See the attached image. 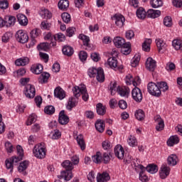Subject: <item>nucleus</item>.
I'll use <instances>...</instances> for the list:
<instances>
[{
    "label": "nucleus",
    "instance_id": "obj_1",
    "mask_svg": "<svg viewBox=\"0 0 182 182\" xmlns=\"http://www.w3.org/2000/svg\"><path fill=\"white\" fill-rule=\"evenodd\" d=\"M62 167L65 168L66 171H63L60 172V177L58 178H64L65 181H69L71 180L73 175L72 174V169L73 168V164L69 160L64 161L61 164Z\"/></svg>",
    "mask_w": 182,
    "mask_h": 182
},
{
    "label": "nucleus",
    "instance_id": "obj_2",
    "mask_svg": "<svg viewBox=\"0 0 182 182\" xmlns=\"http://www.w3.org/2000/svg\"><path fill=\"white\" fill-rule=\"evenodd\" d=\"M87 75L89 77H95L96 76L97 80L100 83L105 82V71L102 68L91 67L87 70Z\"/></svg>",
    "mask_w": 182,
    "mask_h": 182
},
{
    "label": "nucleus",
    "instance_id": "obj_3",
    "mask_svg": "<svg viewBox=\"0 0 182 182\" xmlns=\"http://www.w3.org/2000/svg\"><path fill=\"white\" fill-rule=\"evenodd\" d=\"M73 93L75 96L74 97L76 99H77V97H80V95H82L84 102H87V100H89V94L87 93V90L86 89V85H85L75 86L73 88Z\"/></svg>",
    "mask_w": 182,
    "mask_h": 182
},
{
    "label": "nucleus",
    "instance_id": "obj_4",
    "mask_svg": "<svg viewBox=\"0 0 182 182\" xmlns=\"http://www.w3.org/2000/svg\"><path fill=\"white\" fill-rule=\"evenodd\" d=\"M48 150L43 144H37L33 148V154L36 159L42 160L46 157Z\"/></svg>",
    "mask_w": 182,
    "mask_h": 182
},
{
    "label": "nucleus",
    "instance_id": "obj_5",
    "mask_svg": "<svg viewBox=\"0 0 182 182\" xmlns=\"http://www.w3.org/2000/svg\"><path fill=\"white\" fill-rule=\"evenodd\" d=\"M148 92L151 96H155V97H160L161 95V90L159 88L157 84L151 82L148 84L147 86Z\"/></svg>",
    "mask_w": 182,
    "mask_h": 182
},
{
    "label": "nucleus",
    "instance_id": "obj_6",
    "mask_svg": "<svg viewBox=\"0 0 182 182\" xmlns=\"http://www.w3.org/2000/svg\"><path fill=\"white\" fill-rule=\"evenodd\" d=\"M23 93L27 99H33L36 95V89L34 85L28 84L24 87Z\"/></svg>",
    "mask_w": 182,
    "mask_h": 182
},
{
    "label": "nucleus",
    "instance_id": "obj_7",
    "mask_svg": "<svg viewBox=\"0 0 182 182\" xmlns=\"http://www.w3.org/2000/svg\"><path fill=\"white\" fill-rule=\"evenodd\" d=\"M125 83L127 85H133V86L136 87L141 83V80H140V77H139L134 78L133 75L128 74L125 77Z\"/></svg>",
    "mask_w": 182,
    "mask_h": 182
},
{
    "label": "nucleus",
    "instance_id": "obj_8",
    "mask_svg": "<svg viewBox=\"0 0 182 182\" xmlns=\"http://www.w3.org/2000/svg\"><path fill=\"white\" fill-rule=\"evenodd\" d=\"M132 97L133 100L137 103H140V102L143 100V93L141 92V90L137 87H135L132 91Z\"/></svg>",
    "mask_w": 182,
    "mask_h": 182
},
{
    "label": "nucleus",
    "instance_id": "obj_9",
    "mask_svg": "<svg viewBox=\"0 0 182 182\" xmlns=\"http://www.w3.org/2000/svg\"><path fill=\"white\" fill-rule=\"evenodd\" d=\"M16 38L20 43H26L29 39L28 34L23 30H18L16 32Z\"/></svg>",
    "mask_w": 182,
    "mask_h": 182
},
{
    "label": "nucleus",
    "instance_id": "obj_10",
    "mask_svg": "<svg viewBox=\"0 0 182 182\" xmlns=\"http://www.w3.org/2000/svg\"><path fill=\"white\" fill-rule=\"evenodd\" d=\"M114 23L118 28H123L124 26V22H126V18L122 14H115L112 17Z\"/></svg>",
    "mask_w": 182,
    "mask_h": 182
},
{
    "label": "nucleus",
    "instance_id": "obj_11",
    "mask_svg": "<svg viewBox=\"0 0 182 182\" xmlns=\"http://www.w3.org/2000/svg\"><path fill=\"white\" fill-rule=\"evenodd\" d=\"M19 163V158L16 156H12L10 159H7L5 161L6 168L7 170H10V171H13L14 170V164Z\"/></svg>",
    "mask_w": 182,
    "mask_h": 182
},
{
    "label": "nucleus",
    "instance_id": "obj_12",
    "mask_svg": "<svg viewBox=\"0 0 182 182\" xmlns=\"http://www.w3.org/2000/svg\"><path fill=\"white\" fill-rule=\"evenodd\" d=\"M4 26H6V28H11V26H14L15 23H16V18L14 16H6L4 17Z\"/></svg>",
    "mask_w": 182,
    "mask_h": 182
},
{
    "label": "nucleus",
    "instance_id": "obj_13",
    "mask_svg": "<svg viewBox=\"0 0 182 182\" xmlns=\"http://www.w3.org/2000/svg\"><path fill=\"white\" fill-rule=\"evenodd\" d=\"M117 64V59L114 57L109 58L107 61L105 63L106 68H110V69H113L114 70L119 69Z\"/></svg>",
    "mask_w": 182,
    "mask_h": 182
},
{
    "label": "nucleus",
    "instance_id": "obj_14",
    "mask_svg": "<svg viewBox=\"0 0 182 182\" xmlns=\"http://www.w3.org/2000/svg\"><path fill=\"white\" fill-rule=\"evenodd\" d=\"M156 68H157V63L156 62V60H154L151 57L148 58L146 61V68L147 70L154 72Z\"/></svg>",
    "mask_w": 182,
    "mask_h": 182
},
{
    "label": "nucleus",
    "instance_id": "obj_15",
    "mask_svg": "<svg viewBox=\"0 0 182 182\" xmlns=\"http://www.w3.org/2000/svg\"><path fill=\"white\" fill-rule=\"evenodd\" d=\"M38 15L42 18V19H52L53 16L52 12L44 7L40 9L38 11Z\"/></svg>",
    "mask_w": 182,
    "mask_h": 182
},
{
    "label": "nucleus",
    "instance_id": "obj_16",
    "mask_svg": "<svg viewBox=\"0 0 182 182\" xmlns=\"http://www.w3.org/2000/svg\"><path fill=\"white\" fill-rule=\"evenodd\" d=\"M157 48H158V52L159 53H164L166 48H167V44L163 39L161 38H156L155 40Z\"/></svg>",
    "mask_w": 182,
    "mask_h": 182
},
{
    "label": "nucleus",
    "instance_id": "obj_17",
    "mask_svg": "<svg viewBox=\"0 0 182 182\" xmlns=\"http://www.w3.org/2000/svg\"><path fill=\"white\" fill-rule=\"evenodd\" d=\"M114 154L117 159L119 160H123L124 159V149L122 145L118 144L115 146L114 149Z\"/></svg>",
    "mask_w": 182,
    "mask_h": 182
},
{
    "label": "nucleus",
    "instance_id": "obj_18",
    "mask_svg": "<svg viewBox=\"0 0 182 182\" xmlns=\"http://www.w3.org/2000/svg\"><path fill=\"white\" fill-rule=\"evenodd\" d=\"M155 122L156 123V130L157 132H161L164 129V120L161 119L160 115H156L154 117Z\"/></svg>",
    "mask_w": 182,
    "mask_h": 182
},
{
    "label": "nucleus",
    "instance_id": "obj_19",
    "mask_svg": "<svg viewBox=\"0 0 182 182\" xmlns=\"http://www.w3.org/2000/svg\"><path fill=\"white\" fill-rule=\"evenodd\" d=\"M54 96L58 99H60V100H63V99L66 97V93L63 89L60 87H58L54 90Z\"/></svg>",
    "mask_w": 182,
    "mask_h": 182
},
{
    "label": "nucleus",
    "instance_id": "obj_20",
    "mask_svg": "<svg viewBox=\"0 0 182 182\" xmlns=\"http://www.w3.org/2000/svg\"><path fill=\"white\" fill-rule=\"evenodd\" d=\"M169 174H170V167H168L166 165H162L161 167V170L159 171V176L162 179L166 178Z\"/></svg>",
    "mask_w": 182,
    "mask_h": 182
},
{
    "label": "nucleus",
    "instance_id": "obj_21",
    "mask_svg": "<svg viewBox=\"0 0 182 182\" xmlns=\"http://www.w3.org/2000/svg\"><path fill=\"white\" fill-rule=\"evenodd\" d=\"M166 143L169 147H173L175 144L180 143V138L177 135H172L169 137Z\"/></svg>",
    "mask_w": 182,
    "mask_h": 182
},
{
    "label": "nucleus",
    "instance_id": "obj_22",
    "mask_svg": "<svg viewBox=\"0 0 182 182\" xmlns=\"http://www.w3.org/2000/svg\"><path fill=\"white\" fill-rule=\"evenodd\" d=\"M50 46H56V42L51 41L50 43H41L37 46V48L38 50H48Z\"/></svg>",
    "mask_w": 182,
    "mask_h": 182
},
{
    "label": "nucleus",
    "instance_id": "obj_23",
    "mask_svg": "<svg viewBox=\"0 0 182 182\" xmlns=\"http://www.w3.org/2000/svg\"><path fill=\"white\" fill-rule=\"evenodd\" d=\"M117 93L122 97H127V96H129V93H130V89L129 88V87H126V86L120 87L119 86Z\"/></svg>",
    "mask_w": 182,
    "mask_h": 182
},
{
    "label": "nucleus",
    "instance_id": "obj_24",
    "mask_svg": "<svg viewBox=\"0 0 182 182\" xmlns=\"http://www.w3.org/2000/svg\"><path fill=\"white\" fill-rule=\"evenodd\" d=\"M167 162L168 166H176L178 163V157H177V155L172 154L168 156Z\"/></svg>",
    "mask_w": 182,
    "mask_h": 182
},
{
    "label": "nucleus",
    "instance_id": "obj_25",
    "mask_svg": "<svg viewBox=\"0 0 182 182\" xmlns=\"http://www.w3.org/2000/svg\"><path fill=\"white\" fill-rule=\"evenodd\" d=\"M77 98H75V97H70L68 99V102L66 105L67 110H72L73 107H76V105H77Z\"/></svg>",
    "mask_w": 182,
    "mask_h": 182
},
{
    "label": "nucleus",
    "instance_id": "obj_26",
    "mask_svg": "<svg viewBox=\"0 0 182 182\" xmlns=\"http://www.w3.org/2000/svg\"><path fill=\"white\" fill-rule=\"evenodd\" d=\"M58 122L60 124H68L69 123V117L65 114V111L60 112Z\"/></svg>",
    "mask_w": 182,
    "mask_h": 182
},
{
    "label": "nucleus",
    "instance_id": "obj_27",
    "mask_svg": "<svg viewBox=\"0 0 182 182\" xmlns=\"http://www.w3.org/2000/svg\"><path fill=\"white\" fill-rule=\"evenodd\" d=\"M110 180V176L107 172H103L102 173H98L97 176V182H107Z\"/></svg>",
    "mask_w": 182,
    "mask_h": 182
},
{
    "label": "nucleus",
    "instance_id": "obj_28",
    "mask_svg": "<svg viewBox=\"0 0 182 182\" xmlns=\"http://www.w3.org/2000/svg\"><path fill=\"white\" fill-rule=\"evenodd\" d=\"M152 42L151 38H146L141 45L142 50H144V52H149Z\"/></svg>",
    "mask_w": 182,
    "mask_h": 182
},
{
    "label": "nucleus",
    "instance_id": "obj_29",
    "mask_svg": "<svg viewBox=\"0 0 182 182\" xmlns=\"http://www.w3.org/2000/svg\"><path fill=\"white\" fill-rule=\"evenodd\" d=\"M135 167H136V168L141 169V171L139 172V180H141V181L142 182L147 181V180H149V178L146 175H144V173H143V171H146V168H144L141 164H139L137 166L135 165Z\"/></svg>",
    "mask_w": 182,
    "mask_h": 182
},
{
    "label": "nucleus",
    "instance_id": "obj_30",
    "mask_svg": "<svg viewBox=\"0 0 182 182\" xmlns=\"http://www.w3.org/2000/svg\"><path fill=\"white\" fill-rule=\"evenodd\" d=\"M17 20L21 26H26L28 25V18L24 14H18Z\"/></svg>",
    "mask_w": 182,
    "mask_h": 182
},
{
    "label": "nucleus",
    "instance_id": "obj_31",
    "mask_svg": "<svg viewBox=\"0 0 182 182\" xmlns=\"http://www.w3.org/2000/svg\"><path fill=\"white\" fill-rule=\"evenodd\" d=\"M29 63V58L28 57L20 58L15 61L16 66H26Z\"/></svg>",
    "mask_w": 182,
    "mask_h": 182
},
{
    "label": "nucleus",
    "instance_id": "obj_32",
    "mask_svg": "<svg viewBox=\"0 0 182 182\" xmlns=\"http://www.w3.org/2000/svg\"><path fill=\"white\" fill-rule=\"evenodd\" d=\"M148 18H151L152 19H156L161 15V11L159 10L149 9L147 11Z\"/></svg>",
    "mask_w": 182,
    "mask_h": 182
},
{
    "label": "nucleus",
    "instance_id": "obj_33",
    "mask_svg": "<svg viewBox=\"0 0 182 182\" xmlns=\"http://www.w3.org/2000/svg\"><path fill=\"white\" fill-rule=\"evenodd\" d=\"M31 70L34 75H41L43 70V66L41 64H36L31 66Z\"/></svg>",
    "mask_w": 182,
    "mask_h": 182
},
{
    "label": "nucleus",
    "instance_id": "obj_34",
    "mask_svg": "<svg viewBox=\"0 0 182 182\" xmlns=\"http://www.w3.org/2000/svg\"><path fill=\"white\" fill-rule=\"evenodd\" d=\"M95 129L100 133H103L105 132V122L102 119H97L95 124Z\"/></svg>",
    "mask_w": 182,
    "mask_h": 182
},
{
    "label": "nucleus",
    "instance_id": "obj_35",
    "mask_svg": "<svg viewBox=\"0 0 182 182\" xmlns=\"http://www.w3.org/2000/svg\"><path fill=\"white\" fill-rule=\"evenodd\" d=\"M77 143L81 150H85L86 149V143H85V139H83V135L79 134L76 136Z\"/></svg>",
    "mask_w": 182,
    "mask_h": 182
},
{
    "label": "nucleus",
    "instance_id": "obj_36",
    "mask_svg": "<svg viewBox=\"0 0 182 182\" xmlns=\"http://www.w3.org/2000/svg\"><path fill=\"white\" fill-rule=\"evenodd\" d=\"M120 86L117 85V82L116 81H112L110 82L109 85V90L111 92V95L113 96L117 93Z\"/></svg>",
    "mask_w": 182,
    "mask_h": 182
},
{
    "label": "nucleus",
    "instance_id": "obj_37",
    "mask_svg": "<svg viewBox=\"0 0 182 182\" xmlns=\"http://www.w3.org/2000/svg\"><path fill=\"white\" fill-rule=\"evenodd\" d=\"M127 143L130 147H137L139 143L137 142V139L133 135H130L127 138Z\"/></svg>",
    "mask_w": 182,
    "mask_h": 182
},
{
    "label": "nucleus",
    "instance_id": "obj_38",
    "mask_svg": "<svg viewBox=\"0 0 182 182\" xmlns=\"http://www.w3.org/2000/svg\"><path fill=\"white\" fill-rule=\"evenodd\" d=\"M125 43L126 41H124V38L122 37L117 36L114 38V45L116 48H122Z\"/></svg>",
    "mask_w": 182,
    "mask_h": 182
},
{
    "label": "nucleus",
    "instance_id": "obj_39",
    "mask_svg": "<svg viewBox=\"0 0 182 182\" xmlns=\"http://www.w3.org/2000/svg\"><path fill=\"white\" fill-rule=\"evenodd\" d=\"M58 9L60 11H66L69 8V1L68 0H60L58 4Z\"/></svg>",
    "mask_w": 182,
    "mask_h": 182
},
{
    "label": "nucleus",
    "instance_id": "obj_40",
    "mask_svg": "<svg viewBox=\"0 0 182 182\" xmlns=\"http://www.w3.org/2000/svg\"><path fill=\"white\" fill-rule=\"evenodd\" d=\"M136 15L139 19H144L147 15V13L146 12L144 8L139 7L136 11Z\"/></svg>",
    "mask_w": 182,
    "mask_h": 182
},
{
    "label": "nucleus",
    "instance_id": "obj_41",
    "mask_svg": "<svg viewBox=\"0 0 182 182\" xmlns=\"http://www.w3.org/2000/svg\"><path fill=\"white\" fill-rule=\"evenodd\" d=\"M96 110L97 114H100V116H103L104 114H106V107L102 103L97 104Z\"/></svg>",
    "mask_w": 182,
    "mask_h": 182
},
{
    "label": "nucleus",
    "instance_id": "obj_42",
    "mask_svg": "<svg viewBox=\"0 0 182 182\" xmlns=\"http://www.w3.org/2000/svg\"><path fill=\"white\" fill-rule=\"evenodd\" d=\"M62 50L63 55H65V56H72L74 53L73 48L69 46H65Z\"/></svg>",
    "mask_w": 182,
    "mask_h": 182
},
{
    "label": "nucleus",
    "instance_id": "obj_43",
    "mask_svg": "<svg viewBox=\"0 0 182 182\" xmlns=\"http://www.w3.org/2000/svg\"><path fill=\"white\" fill-rule=\"evenodd\" d=\"M92 160L93 163L100 164L102 160V153H100V151H97L94 156H92Z\"/></svg>",
    "mask_w": 182,
    "mask_h": 182
},
{
    "label": "nucleus",
    "instance_id": "obj_44",
    "mask_svg": "<svg viewBox=\"0 0 182 182\" xmlns=\"http://www.w3.org/2000/svg\"><path fill=\"white\" fill-rule=\"evenodd\" d=\"M172 46L176 49V50L182 51V41L180 39H174L172 41Z\"/></svg>",
    "mask_w": 182,
    "mask_h": 182
},
{
    "label": "nucleus",
    "instance_id": "obj_45",
    "mask_svg": "<svg viewBox=\"0 0 182 182\" xmlns=\"http://www.w3.org/2000/svg\"><path fill=\"white\" fill-rule=\"evenodd\" d=\"M28 166H29L28 161H23L19 164L18 166V171L19 173H22L25 171V170H26V168H28Z\"/></svg>",
    "mask_w": 182,
    "mask_h": 182
},
{
    "label": "nucleus",
    "instance_id": "obj_46",
    "mask_svg": "<svg viewBox=\"0 0 182 182\" xmlns=\"http://www.w3.org/2000/svg\"><path fill=\"white\" fill-rule=\"evenodd\" d=\"M146 170L148 173H150V174H156V173L159 171V168L156 165L149 164L146 166Z\"/></svg>",
    "mask_w": 182,
    "mask_h": 182
},
{
    "label": "nucleus",
    "instance_id": "obj_47",
    "mask_svg": "<svg viewBox=\"0 0 182 182\" xmlns=\"http://www.w3.org/2000/svg\"><path fill=\"white\" fill-rule=\"evenodd\" d=\"M121 52L123 55H129L132 50L130 49V43H126L121 47Z\"/></svg>",
    "mask_w": 182,
    "mask_h": 182
},
{
    "label": "nucleus",
    "instance_id": "obj_48",
    "mask_svg": "<svg viewBox=\"0 0 182 182\" xmlns=\"http://www.w3.org/2000/svg\"><path fill=\"white\" fill-rule=\"evenodd\" d=\"M41 29L43 31H50L52 28V23L48 22V21H43L40 25Z\"/></svg>",
    "mask_w": 182,
    "mask_h": 182
},
{
    "label": "nucleus",
    "instance_id": "obj_49",
    "mask_svg": "<svg viewBox=\"0 0 182 182\" xmlns=\"http://www.w3.org/2000/svg\"><path fill=\"white\" fill-rule=\"evenodd\" d=\"M135 117L137 120H139L140 122L141 120H144L145 114H144V111L142 109H137L135 112Z\"/></svg>",
    "mask_w": 182,
    "mask_h": 182
},
{
    "label": "nucleus",
    "instance_id": "obj_50",
    "mask_svg": "<svg viewBox=\"0 0 182 182\" xmlns=\"http://www.w3.org/2000/svg\"><path fill=\"white\" fill-rule=\"evenodd\" d=\"M78 39L82 41L84 46H87L89 45V42H90V38L89 36L84 34H80L78 36Z\"/></svg>",
    "mask_w": 182,
    "mask_h": 182
},
{
    "label": "nucleus",
    "instance_id": "obj_51",
    "mask_svg": "<svg viewBox=\"0 0 182 182\" xmlns=\"http://www.w3.org/2000/svg\"><path fill=\"white\" fill-rule=\"evenodd\" d=\"M140 55L139 54H136L134 58L131 60V66L132 68H136L139 65V62H140Z\"/></svg>",
    "mask_w": 182,
    "mask_h": 182
},
{
    "label": "nucleus",
    "instance_id": "obj_52",
    "mask_svg": "<svg viewBox=\"0 0 182 182\" xmlns=\"http://www.w3.org/2000/svg\"><path fill=\"white\" fill-rule=\"evenodd\" d=\"M150 4L152 8H160L163 6V1L161 0H151Z\"/></svg>",
    "mask_w": 182,
    "mask_h": 182
},
{
    "label": "nucleus",
    "instance_id": "obj_53",
    "mask_svg": "<svg viewBox=\"0 0 182 182\" xmlns=\"http://www.w3.org/2000/svg\"><path fill=\"white\" fill-rule=\"evenodd\" d=\"M50 76V75L49 74V73H43L39 77L40 83H46Z\"/></svg>",
    "mask_w": 182,
    "mask_h": 182
},
{
    "label": "nucleus",
    "instance_id": "obj_54",
    "mask_svg": "<svg viewBox=\"0 0 182 182\" xmlns=\"http://www.w3.org/2000/svg\"><path fill=\"white\" fill-rule=\"evenodd\" d=\"M156 85L161 92H166V90H168V85H167L166 82H157Z\"/></svg>",
    "mask_w": 182,
    "mask_h": 182
},
{
    "label": "nucleus",
    "instance_id": "obj_55",
    "mask_svg": "<svg viewBox=\"0 0 182 182\" xmlns=\"http://www.w3.org/2000/svg\"><path fill=\"white\" fill-rule=\"evenodd\" d=\"M51 139L53 140H58V139L62 137V132H60L59 129H55L53 132H51Z\"/></svg>",
    "mask_w": 182,
    "mask_h": 182
},
{
    "label": "nucleus",
    "instance_id": "obj_56",
    "mask_svg": "<svg viewBox=\"0 0 182 182\" xmlns=\"http://www.w3.org/2000/svg\"><path fill=\"white\" fill-rule=\"evenodd\" d=\"M37 119H38V117L36 116V114H30V116L28 117V119L26 122L27 126H31V124H32V123H35V122H36Z\"/></svg>",
    "mask_w": 182,
    "mask_h": 182
},
{
    "label": "nucleus",
    "instance_id": "obj_57",
    "mask_svg": "<svg viewBox=\"0 0 182 182\" xmlns=\"http://www.w3.org/2000/svg\"><path fill=\"white\" fill-rule=\"evenodd\" d=\"M31 36L32 39H36L38 36H41V29L34 28L31 31Z\"/></svg>",
    "mask_w": 182,
    "mask_h": 182
},
{
    "label": "nucleus",
    "instance_id": "obj_58",
    "mask_svg": "<svg viewBox=\"0 0 182 182\" xmlns=\"http://www.w3.org/2000/svg\"><path fill=\"white\" fill-rule=\"evenodd\" d=\"M4 147L7 153H12V151H14V145H12V143L9 142V141L5 142Z\"/></svg>",
    "mask_w": 182,
    "mask_h": 182
},
{
    "label": "nucleus",
    "instance_id": "obj_59",
    "mask_svg": "<svg viewBox=\"0 0 182 182\" xmlns=\"http://www.w3.org/2000/svg\"><path fill=\"white\" fill-rule=\"evenodd\" d=\"M61 18L63 21V22H65V23H69L70 22V14H69L68 13H63L61 14Z\"/></svg>",
    "mask_w": 182,
    "mask_h": 182
},
{
    "label": "nucleus",
    "instance_id": "obj_60",
    "mask_svg": "<svg viewBox=\"0 0 182 182\" xmlns=\"http://www.w3.org/2000/svg\"><path fill=\"white\" fill-rule=\"evenodd\" d=\"M44 112L46 114H53L55 113V107L52 105L47 106L44 109Z\"/></svg>",
    "mask_w": 182,
    "mask_h": 182
},
{
    "label": "nucleus",
    "instance_id": "obj_61",
    "mask_svg": "<svg viewBox=\"0 0 182 182\" xmlns=\"http://www.w3.org/2000/svg\"><path fill=\"white\" fill-rule=\"evenodd\" d=\"M11 38H12V33H11V32H6L1 37V41L4 42V43H6Z\"/></svg>",
    "mask_w": 182,
    "mask_h": 182
},
{
    "label": "nucleus",
    "instance_id": "obj_62",
    "mask_svg": "<svg viewBox=\"0 0 182 182\" xmlns=\"http://www.w3.org/2000/svg\"><path fill=\"white\" fill-rule=\"evenodd\" d=\"M16 149L17 154L18 155V156L16 157L18 158L19 161H21V160H22V157H23V149H22V146H21L20 145H18Z\"/></svg>",
    "mask_w": 182,
    "mask_h": 182
},
{
    "label": "nucleus",
    "instance_id": "obj_63",
    "mask_svg": "<svg viewBox=\"0 0 182 182\" xmlns=\"http://www.w3.org/2000/svg\"><path fill=\"white\" fill-rule=\"evenodd\" d=\"M164 24L165 25V26H171L173 25V21L171 20V17L166 16L164 18Z\"/></svg>",
    "mask_w": 182,
    "mask_h": 182
},
{
    "label": "nucleus",
    "instance_id": "obj_64",
    "mask_svg": "<svg viewBox=\"0 0 182 182\" xmlns=\"http://www.w3.org/2000/svg\"><path fill=\"white\" fill-rule=\"evenodd\" d=\"M79 59L81 62H85L87 59V53L85 51H80L78 54Z\"/></svg>",
    "mask_w": 182,
    "mask_h": 182
}]
</instances>
